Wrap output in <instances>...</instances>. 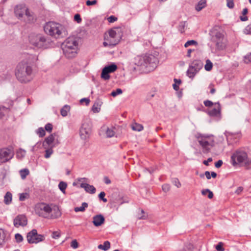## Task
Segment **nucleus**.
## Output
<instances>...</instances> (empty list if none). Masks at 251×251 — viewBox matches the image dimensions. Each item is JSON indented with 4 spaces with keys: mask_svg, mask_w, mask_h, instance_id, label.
<instances>
[{
    "mask_svg": "<svg viewBox=\"0 0 251 251\" xmlns=\"http://www.w3.org/2000/svg\"><path fill=\"white\" fill-rule=\"evenodd\" d=\"M35 212L40 217L48 219H57L61 215V212L58 206L46 203H39L35 206Z\"/></svg>",
    "mask_w": 251,
    "mask_h": 251,
    "instance_id": "nucleus-1",
    "label": "nucleus"
},
{
    "mask_svg": "<svg viewBox=\"0 0 251 251\" xmlns=\"http://www.w3.org/2000/svg\"><path fill=\"white\" fill-rule=\"evenodd\" d=\"M231 163L233 166L244 167L245 169L251 170V157L247 151L242 149L235 151L231 156Z\"/></svg>",
    "mask_w": 251,
    "mask_h": 251,
    "instance_id": "nucleus-2",
    "label": "nucleus"
},
{
    "mask_svg": "<svg viewBox=\"0 0 251 251\" xmlns=\"http://www.w3.org/2000/svg\"><path fill=\"white\" fill-rule=\"evenodd\" d=\"M32 73L33 69L30 64L23 61L17 65L15 75L20 81L26 83L32 79Z\"/></svg>",
    "mask_w": 251,
    "mask_h": 251,
    "instance_id": "nucleus-3",
    "label": "nucleus"
},
{
    "mask_svg": "<svg viewBox=\"0 0 251 251\" xmlns=\"http://www.w3.org/2000/svg\"><path fill=\"white\" fill-rule=\"evenodd\" d=\"M123 36L120 27H114L108 30L104 35L103 45L105 47L113 48L118 45Z\"/></svg>",
    "mask_w": 251,
    "mask_h": 251,
    "instance_id": "nucleus-4",
    "label": "nucleus"
},
{
    "mask_svg": "<svg viewBox=\"0 0 251 251\" xmlns=\"http://www.w3.org/2000/svg\"><path fill=\"white\" fill-rule=\"evenodd\" d=\"M44 29L46 34L56 39H59L67 34L65 26L56 22L47 23L44 26Z\"/></svg>",
    "mask_w": 251,
    "mask_h": 251,
    "instance_id": "nucleus-5",
    "label": "nucleus"
},
{
    "mask_svg": "<svg viewBox=\"0 0 251 251\" xmlns=\"http://www.w3.org/2000/svg\"><path fill=\"white\" fill-rule=\"evenodd\" d=\"M196 138L204 153L209 152L215 146V137L213 135L198 134Z\"/></svg>",
    "mask_w": 251,
    "mask_h": 251,
    "instance_id": "nucleus-6",
    "label": "nucleus"
},
{
    "mask_svg": "<svg viewBox=\"0 0 251 251\" xmlns=\"http://www.w3.org/2000/svg\"><path fill=\"white\" fill-rule=\"evenodd\" d=\"M63 52L67 58H73L76 56L78 50V44L74 37L66 39L63 47Z\"/></svg>",
    "mask_w": 251,
    "mask_h": 251,
    "instance_id": "nucleus-7",
    "label": "nucleus"
},
{
    "mask_svg": "<svg viewBox=\"0 0 251 251\" xmlns=\"http://www.w3.org/2000/svg\"><path fill=\"white\" fill-rule=\"evenodd\" d=\"M27 240L29 244H37L45 240L44 235L38 234L36 229H33L26 235Z\"/></svg>",
    "mask_w": 251,
    "mask_h": 251,
    "instance_id": "nucleus-8",
    "label": "nucleus"
},
{
    "mask_svg": "<svg viewBox=\"0 0 251 251\" xmlns=\"http://www.w3.org/2000/svg\"><path fill=\"white\" fill-rule=\"evenodd\" d=\"M14 13L15 16L19 19L23 18L24 16L29 19L31 16L28 8L24 4L17 5L14 8Z\"/></svg>",
    "mask_w": 251,
    "mask_h": 251,
    "instance_id": "nucleus-9",
    "label": "nucleus"
},
{
    "mask_svg": "<svg viewBox=\"0 0 251 251\" xmlns=\"http://www.w3.org/2000/svg\"><path fill=\"white\" fill-rule=\"evenodd\" d=\"M32 45L38 48H42L46 42L45 38L41 35H33L29 37Z\"/></svg>",
    "mask_w": 251,
    "mask_h": 251,
    "instance_id": "nucleus-10",
    "label": "nucleus"
},
{
    "mask_svg": "<svg viewBox=\"0 0 251 251\" xmlns=\"http://www.w3.org/2000/svg\"><path fill=\"white\" fill-rule=\"evenodd\" d=\"M13 151L9 149L3 148L0 150V164L10 160L13 157Z\"/></svg>",
    "mask_w": 251,
    "mask_h": 251,
    "instance_id": "nucleus-11",
    "label": "nucleus"
},
{
    "mask_svg": "<svg viewBox=\"0 0 251 251\" xmlns=\"http://www.w3.org/2000/svg\"><path fill=\"white\" fill-rule=\"evenodd\" d=\"M91 133V124L88 122H84L80 129L79 134L81 139L85 140L89 137Z\"/></svg>",
    "mask_w": 251,
    "mask_h": 251,
    "instance_id": "nucleus-12",
    "label": "nucleus"
},
{
    "mask_svg": "<svg viewBox=\"0 0 251 251\" xmlns=\"http://www.w3.org/2000/svg\"><path fill=\"white\" fill-rule=\"evenodd\" d=\"M59 143L58 140L55 141V135L50 134L49 136L47 137L44 141L43 143V146L44 149H47L48 148H53L55 145Z\"/></svg>",
    "mask_w": 251,
    "mask_h": 251,
    "instance_id": "nucleus-13",
    "label": "nucleus"
},
{
    "mask_svg": "<svg viewBox=\"0 0 251 251\" xmlns=\"http://www.w3.org/2000/svg\"><path fill=\"white\" fill-rule=\"evenodd\" d=\"M117 69V67L115 64H111L108 66L105 67L102 71L101 74V77L104 80H108L109 79V73H113Z\"/></svg>",
    "mask_w": 251,
    "mask_h": 251,
    "instance_id": "nucleus-14",
    "label": "nucleus"
},
{
    "mask_svg": "<svg viewBox=\"0 0 251 251\" xmlns=\"http://www.w3.org/2000/svg\"><path fill=\"white\" fill-rule=\"evenodd\" d=\"M27 220L24 215H18L14 220V225L16 227L24 226L27 225Z\"/></svg>",
    "mask_w": 251,
    "mask_h": 251,
    "instance_id": "nucleus-15",
    "label": "nucleus"
},
{
    "mask_svg": "<svg viewBox=\"0 0 251 251\" xmlns=\"http://www.w3.org/2000/svg\"><path fill=\"white\" fill-rule=\"evenodd\" d=\"M10 238L9 233L5 229L0 228V247H2Z\"/></svg>",
    "mask_w": 251,
    "mask_h": 251,
    "instance_id": "nucleus-16",
    "label": "nucleus"
},
{
    "mask_svg": "<svg viewBox=\"0 0 251 251\" xmlns=\"http://www.w3.org/2000/svg\"><path fill=\"white\" fill-rule=\"evenodd\" d=\"M213 107L208 110L207 113L210 116H219L221 114V107L219 102L214 103Z\"/></svg>",
    "mask_w": 251,
    "mask_h": 251,
    "instance_id": "nucleus-17",
    "label": "nucleus"
},
{
    "mask_svg": "<svg viewBox=\"0 0 251 251\" xmlns=\"http://www.w3.org/2000/svg\"><path fill=\"white\" fill-rule=\"evenodd\" d=\"M149 61V57L147 55H138L134 58V64L137 66L144 65Z\"/></svg>",
    "mask_w": 251,
    "mask_h": 251,
    "instance_id": "nucleus-18",
    "label": "nucleus"
},
{
    "mask_svg": "<svg viewBox=\"0 0 251 251\" xmlns=\"http://www.w3.org/2000/svg\"><path fill=\"white\" fill-rule=\"evenodd\" d=\"M93 223L96 226H99L104 222V218L102 215H97L93 217Z\"/></svg>",
    "mask_w": 251,
    "mask_h": 251,
    "instance_id": "nucleus-19",
    "label": "nucleus"
},
{
    "mask_svg": "<svg viewBox=\"0 0 251 251\" xmlns=\"http://www.w3.org/2000/svg\"><path fill=\"white\" fill-rule=\"evenodd\" d=\"M80 187L84 188L87 192L89 193L94 194L96 192L95 188L93 185H89L87 183H82L80 184Z\"/></svg>",
    "mask_w": 251,
    "mask_h": 251,
    "instance_id": "nucleus-20",
    "label": "nucleus"
},
{
    "mask_svg": "<svg viewBox=\"0 0 251 251\" xmlns=\"http://www.w3.org/2000/svg\"><path fill=\"white\" fill-rule=\"evenodd\" d=\"M198 70L194 66H190L187 71V75L190 78H193L198 73Z\"/></svg>",
    "mask_w": 251,
    "mask_h": 251,
    "instance_id": "nucleus-21",
    "label": "nucleus"
},
{
    "mask_svg": "<svg viewBox=\"0 0 251 251\" xmlns=\"http://www.w3.org/2000/svg\"><path fill=\"white\" fill-rule=\"evenodd\" d=\"M206 5V0H201L198 3V4L196 6V10L197 11H200L203 8H204Z\"/></svg>",
    "mask_w": 251,
    "mask_h": 251,
    "instance_id": "nucleus-22",
    "label": "nucleus"
},
{
    "mask_svg": "<svg viewBox=\"0 0 251 251\" xmlns=\"http://www.w3.org/2000/svg\"><path fill=\"white\" fill-rule=\"evenodd\" d=\"M12 194L7 192L4 197V202L6 204H9L12 201Z\"/></svg>",
    "mask_w": 251,
    "mask_h": 251,
    "instance_id": "nucleus-23",
    "label": "nucleus"
},
{
    "mask_svg": "<svg viewBox=\"0 0 251 251\" xmlns=\"http://www.w3.org/2000/svg\"><path fill=\"white\" fill-rule=\"evenodd\" d=\"M110 247V242L109 241H105L104 243H103V245H99L98 246V248L99 249H101V250H102L103 251H107L108 250Z\"/></svg>",
    "mask_w": 251,
    "mask_h": 251,
    "instance_id": "nucleus-24",
    "label": "nucleus"
},
{
    "mask_svg": "<svg viewBox=\"0 0 251 251\" xmlns=\"http://www.w3.org/2000/svg\"><path fill=\"white\" fill-rule=\"evenodd\" d=\"M131 128L133 130L140 131L143 129V126L141 124L134 123L131 125Z\"/></svg>",
    "mask_w": 251,
    "mask_h": 251,
    "instance_id": "nucleus-25",
    "label": "nucleus"
},
{
    "mask_svg": "<svg viewBox=\"0 0 251 251\" xmlns=\"http://www.w3.org/2000/svg\"><path fill=\"white\" fill-rule=\"evenodd\" d=\"M70 107L68 105H65L64 106L62 107L61 109L60 113L62 116L65 117L68 114V113L70 111Z\"/></svg>",
    "mask_w": 251,
    "mask_h": 251,
    "instance_id": "nucleus-26",
    "label": "nucleus"
},
{
    "mask_svg": "<svg viewBox=\"0 0 251 251\" xmlns=\"http://www.w3.org/2000/svg\"><path fill=\"white\" fill-rule=\"evenodd\" d=\"M88 207V204L86 202H83L80 207H76L75 208L74 210L75 212H83L85 210V208Z\"/></svg>",
    "mask_w": 251,
    "mask_h": 251,
    "instance_id": "nucleus-27",
    "label": "nucleus"
},
{
    "mask_svg": "<svg viewBox=\"0 0 251 251\" xmlns=\"http://www.w3.org/2000/svg\"><path fill=\"white\" fill-rule=\"evenodd\" d=\"M21 178L24 179L29 174V171L27 169L21 170L19 172Z\"/></svg>",
    "mask_w": 251,
    "mask_h": 251,
    "instance_id": "nucleus-28",
    "label": "nucleus"
},
{
    "mask_svg": "<svg viewBox=\"0 0 251 251\" xmlns=\"http://www.w3.org/2000/svg\"><path fill=\"white\" fill-rule=\"evenodd\" d=\"M201 194L204 196H206L208 194L207 197L209 199H212L213 197V193L208 189L202 190L201 191Z\"/></svg>",
    "mask_w": 251,
    "mask_h": 251,
    "instance_id": "nucleus-29",
    "label": "nucleus"
},
{
    "mask_svg": "<svg viewBox=\"0 0 251 251\" xmlns=\"http://www.w3.org/2000/svg\"><path fill=\"white\" fill-rule=\"evenodd\" d=\"M106 135L107 137H113L115 135V132L114 128H107L106 131Z\"/></svg>",
    "mask_w": 251,
    "mask_h": 251,
    "instance_id": "nucleus-30",
    "label": "nucleus"
},
{
    "mask_svg": "<svg viewBox=\"0 0 251 251\" xmlns=\"http://www.w3.org/2000/svg\"><path fill=\"white\" fill-rule=\"evenodd\" d=\"M36 133L40 137H43L46 135V131L43 127H39L36 130Z\"/></svg>",
    "mask_w": 251,
    "mask_h": 251,
    "instance_id": "nucleus-31",
    "label": "nucleus"
},
{
    "mask_svg": "<svg viewBox=\"0 0 251 251\" xmlns=\"http://www.w3.org/2000/svg\"><path fill=\"white\" fill-rule=\"evenodd\" d=\"M67 185L66 182L63 181L60 182L58 184V187L59 189L63 194H65V190L67 188Z\"/></svg>",
    "mask_w": 251,
    "mask_h": 251,
    "instance_id": "nucleus-32",
    "label": "nucleus"
},
{
    "mask_svg": "<svg viewBox=\"0 0 251 251\" xmlns=\"http://www.w3.org/2000/svg\"><path fill=\"white\" fill-rule=\"evenodd\" d=\"M213 67L212 63L209 60L207 59L206 61V64L204 66V69L207 71H210L212 70Z\"/></svg>",
    "mask_w": 251,
    "mask_h": 251,
    "instance_id": "nucleus-33",
    "label": "nucleus"
},
{
    "mask_svg": "<svg viewBox=\"0 0 251 251\" xmlns=\"http://www.w3.org/2000/svg\"><path fill=\"white\" fill-rule=\"evenodd\" d=\"M194 247L192 244H187L184 246L182 249L180 251H194Z\"/></svg>",
    "mask_w": 251,
    "mask_h": 251,
    "instance_id": "nucleus-34",
    "label": "nucleus"
},
{
    "mask_svg": "<svg viewBox=\"0 0 251 251\" xmlns=\"http://www.w3.org/2000/svg\"><path fill=\"white\" fill-rule=\"evenodd\" d=\"M25 155V151L22 149L19 150L16 153V156L19 159L23 158Z\"/></svg>",
    "mask_w": 251,
    "mask_h": 251,
    "instance_id": "nucleus-35",
    "label": "nucleus"
},
{
    "mask_svg": "<svg viewBox=\"0 0 251 251\" xmlns=\"http://www.w3.org/2000/svg\"><path fill=\"white\" fill-rule=\"evenodd\" d=\"M45 157L46 158H49L50 157L51 155L53 153V150L52 148H48L47 149H45Z\"/></svg>",
    "mask_w": 251,
    "mask_h": 251,
    "instance_id": "nucleus-36",
    "label": "nucleus"
},
{
    "mask_svg": "<svg viewBox=\"0 0 251 251\" xmlns=\"http://www.w3.org/2000/svg\"><path fill=\"white\" fill-rule=\"evenodd\" d=\"M205 175L208 179H210L211 177L215 178L217 176V174L214 172H212L211 173L209 171H206L205 172Z\"/></svg>",
    "mask_w": 251,
    "mask_h": 251,
    "instance_id": "nucleus-37",
    "label": "nucleus"
},
{
    "mask_svg": "<svg viewBox=\"0 0 251 251\" xmlns=\"http://www.w3.org/2000/svg\"><path fill=\"white\" fill-rule=\"evenodd\" d=\"M174 81L175 83L173 84V88L175 90L177 91L179 89V85L180 84L181 81L180 79H175Z\"/></svg>",
    "mask_w": 251,
    "mask_h": 251,
    "instance_id": "nucleus-38",
    "label": "nucleus"
},
{
    "mask_svg": "<svg viewBox=\"0 0 251 251\" xmlns=\"http://www.w3.org/2000/svg\"><path fill=\"white\" fill-rule=\"evenodd\" d=\"M29 194L27 193H22L20 194L19 200L21 201H24L29 198Z\"/></svg>",
    "mask_w": 251,
    "mask_h": 251,
    "instance_id": "nucleus-39",
    "label": "nucleus"
},
{
    "mask_svg": "<svg viewBox=\"0 0 251 251\" xmlns=\"http://www.w3.org/2000/svg\"><path fill=\"white\" fill-rule=\"evenodd\" d=\"M198 43L195 40H189L186 42V43L184 45V47L185 48H187L190 46L192 45H197Z\"/></svg>",
    "mask_w": 251,
    "mask_h": 251,
    "instance_id": "nucleus-40",
    "label": "nucleus"
},
{
    "mask_svg": "<svg viewBox=\"0 0 251 251\" xmlns=\"http://www.w3.org/2000/svg\"><path fill=\"white\" fill-rule=\"evenodd\" d=\"M45 128V131H47V132L50 133L52 130L53 126L52 124L48 123L47 125H46Z\"/></svg>",
    "mask_w": 251,
    "mask_h": 251,
    "instance_id": "nucleus-41",
    "label": "nucleus"
},
{
    "mask_svg": "<svg viewBox=\"0 0 251 251\" xmlns=\"http://www.w3.org/2000/svg\"><path fill=\"white\" fill-rule=\"evenodd\" d=\"M15 238L16 242L18 243L21 242L23 240V236L19 233H16L15 235Z\"/></svg>",
    "mask_w": 251,
    "mask_h": 251,
    "instance_id": "nucleus-42",
    "label": "nucleus"
},
{
    "mask_svg": "<svg viewBox=\"0 0 251 251\" xmlns=\"http://www.w3.org/2000/svg\"><path fill=\"white\" fill-rule=\"evenodd\" d=\"M122 93V90L121 89H117L116 91H113L112 92L111 95L113 97H116L118 95L121 94Z\"/></svg>",
    "mask_w": 251,
    "mask_h": 251,
    "instance_id": "nucleus-43",
    "label": "nucleus"
},
{
    "mask_svg": "<svg viewBox=\"0 0 251 251\" xmlns=\"http://www.w3.org/2000/svg\"><path fill=\"white\" fill-rule=\"evenodd\" d=\"M60 232L58 231H53L52 234V237L53 239H57L60 236Z\"/></svg>",
    "mask_w": 251,
    "mask_h": 251,
    "instance_id": "nucleus-44",
    "label": "nucleus"
},
{
    "mask_svg": "<svg viewBox=\"0 0 251 251\" xmlns=\"http://www.w3.org/2000/svg\"><path fill=\"white\" fill-rule=\"evenodd\" d=\"M203 103L204 105L207 107H212L214 104V103L209 100L204 101Z\"/></svg>",
    "mask_w": 251,
    "mask_h": 251,
    "instance_id": "nucleus-45",
    "label": "nucleus"
},
{
    "mask_svg": "<svg viewBox=\"0 0 251 251\" xmlns=\"http://www.w3.org/2000/svg\"><path fill=\"white\" fill-rule=\"evenodd\" d=\"M223 244L222 242H219L216 246V249L218 251H224L225 249L223 248Z\"/></svg>",
    "mask_w": 251,
    "mask_h": 251,
    "instance_id": "nucleus-46",
    "label": "nucleus"
},
{
    "mask_svg": "<svg viewBox=\"0 0 251 251\" xmlns=\"http://www.w3.org/2000/svg\"><path fill=\"white\" fill-rule=\"evenodd\" d=\"M244 61L246 63H251V52L244 57Z\"/></svg>",
    "mask_w": 251,
    "mask_h": 251,
    "instance_id": "nucleus-47",
    "label": "nucleus"
},
{
    "mask_svg": "<svg viewBox=\"0 0 251 251\" xmlns=\"http://www.w3.org/2000/svg\"><path fill=\"white\" fill-rule=\"evenodd\" d=\"M105 196V193L104 192H101L99 195V197L100 199L103 202H107V200L106 199L104 198Z\"/></svg>",
    "mask_w": 251,
    "mask_h": 251,
    "instance_id": "nucleus-48",
    "label": "nucleus"
},
{
    "mask_svg": "<svg viewBox=\"0 0 251 251\" xmlns=\"http://www.w3.org/2000/svg\"><path fill=\"white\" fill-rule=\"evenodd\" d=\"M92 109L94 113H98L100 111V108L98 104H94Z\"/></svg>",
    "mask_w": 251,
    "mask_h": 251,
    "instance_id": "nucleus-49",
    "label": "nucleus"
},
{
    "mask_svg": "<svg viewBox=\"0 0 251 251\" xmlns=\"http://www.w3.org/2000/svg\"><path fill=\"white\" fill-rule=\"evenodd\" d=\"M208 88L210 89V92L211 94H214L215 93L216 90L215 89V86L213 83L209 84Z\"/></svg>",
    "mask_w": 251,
    "mask_h": 251,
    "instance_id": "nucleus-50",
    "label": "nucleus"
},
{
    "mask_svg": "<svg viewBox=\"0 0 251 251\" xmlns=\"http://www.w3.org/2000/svg\"><path fill=\"white\" fill-rule=\"evenodd\" d=\"M227 6L229 8H232L234 7V3L233 0H226Z\"/></svg>",
    "mask_w": 251,
    "mask_h": 251,
    "instance_id": "nucleus-51",
    "label": "nucleus"
},
{
    "mask_svg": "<svg viewBox=\"0 0 251 251\" xmlns=\"http://www.w3.org/2000/svg\"><path fill=\"white\" fill-rule=\"evenodd\" d=\"M74 20L75 21H76L77 23H80L82 21V19L80 17V16L78 14H76L74 16Z\"/></svg>",
    "mask_w": 251,
    "mask_h": 251,
    "instance_id": "nucleus-52",
    "label": "nucleus"
},
{
    "mask_svg": "<svg viewBox=\"0 0 251 251\" xmlns=\"http://www.w3.org/2000/svg\"><path fill=\"white\" fill-rule=\"evenodd\" d=\"M162 190L165 192H167L170 190V186L169 184H165L162 185Z\"/></svg>",
    "mask_w": 251,
    "mask_h": 251,
    "instance_id": "nucleus-53",
    "label": "nucleus"
},
{
    "mask_svg": "<svg viewBox=\"0 0 251 251\" xmlns=\"http://www.w3.org/2000/svg\"><path fill=\"white\" fill-rule=\"evenodd\" d=\"M86 3L87 6L95 5L97 3V0H88L86 1Z\"/></svg>",
    "mask_w": 251,
    "mask_h": 251,
    "instance_id": "nucleus-54",
    "label": "nucleus"
},
{
    "mask_svg": "<svg viewBox=\"0 0 251 251\" xmlns=\"http://www.w3.org/2000/svg\"><path fill=\"white\" fill-rule=\"evenodd\" d=\"M78 243L76 240L72 241L71 243V247L73 249H76L78 248Z\"/></svg>",
    "mask_w": 251,
    "mask_h": 251,
    "instance_id": "nucleus-55",
    "label": "nucleus"
},
{
    "mask_svg": "<svg viewBox=\"0 0 251 251\" xmlns=\"http://www.w3.org/2000/svg\"><path fill=\"white\" fill-rule=\"evenodd\" d=\"M107 20L109 23H113L117 20V18L114 16H110L108 18Z\"/></svg>",
    "mask_w": 251,
    "mask_h": 251,
    "instance_id": "nucleus-56",
    "label": "nucleus"
},
{
    "mask_svg": "<svg viewBox=\"0 0 251 251\" xmlns=\"http://www.w3.org/2000/svg\"><path fill=\"white\" fill-rule=\"evenodd\" d=\"M173 182H174V184H175V185L176 186L177 188H179L181 186V183L180 182L179 180L177 178H176L174 180Z\"/></svg>",
    "mask_w": 251,
    "mask_h": 251,
    "instance_id": "nucleus-57",
    "label": "nucleus"
},
{
    "mask_svg": "<svg viewBox=\"0 0 251 251\" xmlns=\"http://www.w3.org/2000/svg\"><path fill=\"white\" fill-rule=\"evenodd\" d=\"M244 32L247 34H251V25H248L246 27Z\"/></svg>",
    "mask_w": 251,
    "mask_h": 251,
    "instance_id": "nucleus-58",
    "label": "nucleus"
},
{
    "mask_svg": "<svg viewBox=\"0 0 251 251\" xmlns=\"http://www.w3.org/2000/svg\"><path fill=\"white\" fill-rule=\"evenodd\" d=\"M80 102L82 103L85 102L86 105H88L90 102V100L87 98H83L80 100Z\"/></svg>",
    "mask_w": 251,
    "mask_h": 251,
    "instance_id": "nucleus-59",
    "label": "nucleus"
},
{
    "mask_svg": "<svg viewBox=\"0 0 251 251\" xmlns=\"http://www.w3.org/2000/svg\"><path fill=\"white\" fill-rule=\"evenodd\" d=\"M223 164V161L221 160H218L215 164L216 168L220 167Z\"/></svg>",
    "mask_w": 251,
    "mask_h": 251,
    "instance_id": "nucleus-60",
    "label": "nucleus"
},
{
    "mask_svg": "<svg viewBox=\"0 0 251 251\" xmlns=\"http://www.w3.org/2000/svg\"><path fill=\"white\" fill-rule=\"evenodd\" d=\"M212 161V158L210 157V158H208L207 159V160L203 161V163L205 165L208 166V165H209L208 163L211 162Z\"/></svg>",
    "mask_w": 251,
    "mask_h": 251,
    "instance_id": "nucleus-61",
    "label": "nucleus"
},
{
    "mask_svg": "<svg viewBox=\"0 0 251 251\" xmlns=\"http://www.w3.org/2000/svg\"><path fill=\"white\" fill-rule=\"evenodd\" d=\"M104 182L106 184H110L111 183L110 180L107 177H104Z\"/></svg>",
    "mask_w": 251,
    "mask_h": 251,
    "instance_id": "nucleus-62",
    "label": "nucleus"
},
{
    "mask_svg": "<svg viewBox=\"0 0 251 251\" xmlns=\"http://www.w3.org/2000/svg\"><path fill=\"white\" fill-rule=\"evenodd\" d=\"M194 50H192L191 49H189L188 50V51H187V56L190 57L191 56V52L193 51Z\"/></svg>",
    "mask_w": 251,
    "mask_h": 251,
    "instance_id": "nucleus-63",
    "label": "nucleus"
},
{
    "mask_svg": "<svg viewBox=\"0 0 251 251\" xmlns=\"http://www.w3.org/2000/svg\"><path fill=\"white\" fill-rule=\"evenodd\" d=\"M248 9L247 8H244L243 10V11H242V14L244 15H246L248 13Z\"/></svg>",
    "mask_w": 251,
    "mask_h": 251,
    "instance_id": "nucleus-64",
    "label": "nucleus"
}]
</instances>
